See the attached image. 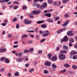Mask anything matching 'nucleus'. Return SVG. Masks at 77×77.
Instances as JSON below:
<instances>
[{
	"mask_svg": "<svg viewBox=\"0 0 77 77\" xmlns=\"http://www.w3.org/2000/svg\"><path fill=\"white\" fill-rule=\"evenodd\" d=\"M47 4L46 3L44 2L43 4L42 5H41L39 7V9H44L45 8V7H47Z\"/></svg>",
	"mask_w": 77,
	"mask_h": 77,
	"instance_id": "1",
	"label": "nucleus"
},
{
	"mask_svg": "<svg viewBox=\"0 0 77 77\" xmlns=\"http://www.w3.org/2000/svg\"><path fill=\"white\" fill-rule=\"evenodd\" d=\"M45 33L46 34H43L42 35L43 36L45 37L47 36H48V35H50V32H48V31H44V33Z\"/></svg>",
	"mask_w": 77,
	"mask_h": 77,
	"instance_id": "2",
	"label": "nucleus"
},
{
	"mask_svg": "<svg viewBox=\"0 0 77 77\" xmlns=\"http://www.w3.org/2000/svg\"><path fill=\"white\" fill-rule=\"evenodd\" d=\"M59 58L60 60H64V59H65V55L63 54H60Z\"/></svg>",
	"mask_w": 77,
	"mask_h": 77,
	"instance_id": "3",
	"label": "nucleus"
},
{
	"mask_svg": "<svg viewBox=\"0 0 77 77\" xmlns=\"http://www.w3.org/2000/svg\"><path fill=\"white\" fill-rule=\"evenodd\" d=\"M40 13H41V11L40 10L37 11L34 10L32 12V15H36L37 14H40Z\"/></svg>",
	"mask_w": 77,
	"mask_h": 77,
	"instance_id": "4",
	"label": "nucleus"
},
{
	"mask_svg": "<svg viewBox=\"0 0 77 77\" xmlns=\"http://www.w3.org/2000/svg\"><path fill=\"white\" fill-rule=\"evenodd\" d=\"M68 40V38L67 37V36H65L63 39L61 41V42H66Z\"/></svg>",
	"mask_w": 77,
	"mask_h": 77,
	"instance_id": "5",
	"label": "nucleus"
},
{
	"mask_svg": "<svg viewBox=\"0 0 77 77\" xmlns=\"http://www.w3.org/2000/svg\"><path fill=\"white\" fill-rule=\"evenodd\" d=\"M32 21H29L27 19H25L24 21V23H25V24H29L32 23Z\"/></svg>",
	"mask_w": 77,
	"mask_h": 77,
	"instance_id": "6",
	"label": "nucleus"
},
{
	"mask_svg": "<svg viewBox=\"0 0 77 77\" xmlns=\"http://www.w3.org/2000/svg\"><path fill=\"white\" fill-rule=\"evenodd\" d=\"M67 34V35L69 36H72L74 35V34L72 33V31H70L68 32Z\"/></svg>",
	"mask_w": 77,
	"mask_h": 77,
	"instance_id": "7",
	"label": "nucleus"
},
{
	"mask_svg": "<svg viewBox=\"0 0 77 77\" xmlns=\"http://www.w3.org/2000/svg\"><path fill=\"white\" fill-rule=\"evenodd\" d=\"M69 20H66L65 22V23L63 24V27H65V26H66V25H67V24H68V23H69Z\"/></svg>",
	"mask_w": 77,
	"mask_h": 77,
	"instance_id": "8",
	"label": "nucleus"
},
{
	"mask_svg": "<svg viewBox=\"0 0 77 77\" xmlns=\"http://www.w3.org/2000/svg\"><path fill=\"white\" fill-rule=\"evenodd\" d=\"M51 60L52 61H56L57 60V57L56 56H54L53 57L51 58Z\"/></svg>",
	"mask_w": 77,
	"mask_h": 77,
	"instance_id": "9",
	"label": "nucleus"
},
{
	"mask_svg": "<svg viewBox=\"0 0 77 77\" xmlns=\"http://www.w3.org/2000/svg\"><path fill=\"white\" fill-rule=\"evenodd\" d=\"M7 50L6 48L3 49L1 48L0 49V53H3V52H5Z\"/></svg>",
	"mask_w": 77,
	"mask_h": 77,
	"instance_id": "10",
	"label": "nucleus"
},
{
	"mask_svg": "<svg viewBox=\"0 0 77 77\" xmlns=\"http://www.w3.org/2000/svg\"><path fill=\"white\" fill-rule=\"evenodd\" d=\"M45 64L46 65H47V66H50L51 65V63H50V62H46L45 63Z\"/></svg>",
	"mask_w": 77,
	"mask_h": 77,
	"instance_id": "11",
	"label": "nucleus"
},
{
	"mask_svg": "<svg viewBox=\"0 0 77 77\" xmlns=\"http://www.w3.org/2000/svg\"><path fill=\"white\" fill-rule=\"evenodd\" d=\"M46 21L49 22V23H53V20L50 19H48L46 20Z\"/></svg>",
	"mask_w": 77,
	"mask_h": 77,
	"instance_id": "12",
	"label": "nucleus"
},
{
	"mask_svg": "<svg viewBox=\"0 0 77 77\" xmlns=\"http://www.w3.org/2000/svg\"><path fill=\"white\" fill-rule=\"evenodd\" d=\"M60 53V54H62V53H67V51L66 50H64V51H61Z\"/></svg>",
	"mask_w": 77,
	"mask_h": 77,
	"instance_id": "13",
	"label": "nucleus"
},
{
	"mask_svg": "<svg viewBox=\"0 0 77 77\" xmlns=\"http://www.w3.org/2000/svg\"><path fill=\"white\" fill-rule=\"evenodd\" d=\"M45 21L44 20H40L37 22V24H41V23H43Z\"/></svg>",
	"mask_w": 77,
	"mask_h": 77,
	"instance_id": "14",
	"label": "nucleus"
},
{
	"mask_svg": "<svg viewBox=\"0 0 77 77\" xmlns=\"http://www.w3.org/2000/svg\"><path fill=\"white\" fill-rule=\"evenodd\" d=\"M5 62L6 63H9V60H8V58H5Z\"/></svg>",
	"mask_w": 77,
	"mask_h": 77,
	"instance_id": "15",
	"label": "nucleus"
},
{
	"mask_svg": "<svg viewBox=\"0 0 77 77\" xmlns=\"http://www.w3.org/2000/svg\"><path fill=\"white\" fill-rule=\"evenodd\" d=\"M64 66L66 68H69L70 66V65L68 64V63H66L64 65Z\"/></svg>",
	"mask_w": 77,
	"mask_h": 77,
	"instance_id": "16",
	"label": "nucleus"
},
{
	"mask_svg": "<svg viewBox=\"0 0 77 77\" xmlns=\"http://www.w3.org/2000/svg\"><path fill=\"white\" fill-rule=\"evenodd\" d=\"M52 67L53 68H56L57 66H56V65L54 64V63L52 65Z\"/></svg>",
	"mask_w": 77,
	"mask_h": 77,
	"instance_id": "17",
	"label": "nucleus"
},
{
	"mask_svg": "<svg viewBox=\"0 0 77 77\" xmlns=\"http://www.w3.org/2000/svg\"><path fill=\"white\" fill-rule=\"evenodd\" d=\"M77 54V52H75L74 51H71V55L72 54Z\"/></svg>",
	"mask_w": 77,
	"mask_h": 77,
	"instance_id": "18",
	"label": "nucleus"
},
{
	"mask_svg": "<svg viewBox=\"0 0 77 77\" xmlns=\"http://www.w3.org/2000/svg\"><path fill=\"white\" fill-rule=\"evenodd\" d=\"M72 68L73 69H77V66L76 65H73L72 66Z\"/></svg>",
	"mask_w": 77,
	"mask_h": 77,
	"instance_id": "19",
	"label": "nucleus"
},
{
	"mask_svg": "<svg viewBox=\"0 0 77 77\" xmlns=\"http://www.w3.org/2000/svg\"><path fill=\"white\" fill-rule=\"evenodd\" d=\"M45 15L47 17H51V14L50 13L49 14H45Z\"/></svg>",
	"mask_w": 77,
	"mask_h": 77,
	"instance_id": "20",
	"label": "nucleus"
},
{
	"mask_svg": "<svg viewBox=\"0 0 77 77\" xmlns=\"http://www.w3.org/2000/svg\"><path fill=\"white\" fill-rule=\"evenodd\" d=\"M41 27L42 28H46V27H47V26L46 25L43 24L41 25Z\"/></svg>",
	"mask_w": 77,
	"mask_h": 77,
	"instance_id": "21",
	"label": "nucleus"
},
{
	"mask_svg": "<svg viewBox=\"0 0 77 77\" xmlns=\"http://www.w3.org/2000/svg\"><path fill=\"white\" fill-rule=\"evenodd\" d=\"M27 36H28L26 34H24L22 36L21 38L22 39H23V38H26V37H27Z\"/></svg>",
	"mask_w": 77,
	"mask_h": 77,
	"instance_id": "22",
	"label": "nucleus"
},
{
	"mask_svg": "<svg viewBox=\"0 0 77 77\" xmlns=\"http://www.w3.org/2000/svg\"><path fill=\"white\" fill-rule=\"evenodd\" d=\"M66 72V70L65 69H63L60 71V72H61V73H64V72Z\"/></svg>",
	"mask_w": 77,
	"mask_h": 77,
	"instance_id": "23",
	"label": "nucleus"
},
{
	"mask_svg": "<svg viewBox=\"0 0 77 77\" xmlns=\"http://www.w3.org/2000/svg\"><path fill=\"white\" fill-rule=\"evenodd\" d=\"M68 1V0H63L62 3H64V4H66V2Z\"/></svg>",
	"mask_w": 77,
	"mask_h": 77,
	"instance_id": "24",
	"label": "nucleus"
},
{
	"mask_svg": "<svg viewBox=\"0 0 77 77\" xmlns=\"http://www.w3.org/2000/svg\"><path fill=\"white\" fill-rule=\"evenodd\" d=\"M69 17V14H66L64 15V17L65 18H67Z\"/></svg>",
	"mask_w": 77,
	"mask_h": 77,
	"instance_id": "25",
	"label": "nucleus"
},
{
	"mask_svg": "<svg viewBox=\"0 0 77 77\" xmlns=\"http://www.w3.org/2000/svg\"><path fill=\"white\" fill-rule=\"evenodd\" d=\"M63 49L68 50V48L66 46H64L63 47Z\"/></svg>",
	"mask_w": 77,
	"mask_h": 77,
	"instance_id": "26",
	"label": "nucleus"
},
{
	"mask_svg": "<svg viewBox=\"0 0 77 77\" xmlns=\"http://www.w3.org/2000/svg\"><path fill=\"white\" fill-rule=\"evenodd\" d=\"M44 74H47L48 73V71L47 70H45L44 71Z\"/></svg>",
	"mask_w": 77,
	"mask_h": 77,
	"instance_id": "27",
	"label": "nucleus"
},
{
	"mask_svg": "<svg viewBox=\"0 0 77 77\" xmlns=\"http://www.w3.org/2000/svg\"><path fill=\"white\" fill-rule=\"evenodd\" d=\"M17 60H18L19 62H21L22 61V58H17Z\"/></svg>",
	"mask_w": 77,
	"mask_h": 77,
	"instance_id": "28",
	"label": "nucleus"
},
{
	"mask_svg": "<svg viewBox=\"0 0 77 77\" xmlns=\"http://www.w3.org/2000/svg\"><path fill=\"white\" fill-rule=\"evenodd\" d=\"M74 39L72 38H70L69 39V41L71 42H74Z\"/></svg>",
	"mask_w": 77,
	"mask_h": 77,
	"instance_id": "29",
	"label": "nucleus"
},
{
	"mask_svg": "<svg viewBox=\"0 0 77 77\" xmlns=\"http://www.w3.org/2000/svg\"><path fill=\"white\" fill-rule=\"evenodd\" d=\"M19 74V72H16L14 74V75L16 76H18Z\"/></svg>",
	"mask_w": 77,
	"mask_h": 77,
	"instance_id": "30",
	"label": "nucleus"
},
{
	"mask_svg": "<svg viewBox=\"0 0 77 77\" xmlns=\"http://www.w3.org/2000/svg\"><path fill=\"white\" fill-rule=\"evenodd\" d=\"M23 10H24H24L26 9H27V6H24L23 7Z\"/></svg>",
	"mask_w": 77,
	"mask_h": 77,
	"instance_id": "31",
	"label": "nucleus"
},
{
	"mask_svg": "<svg viewBox=\"0 0 77 77\" xmlns=\"http://www.w3.org/2000/svg\"><path fill=\"white\" fill-rule=\"evenodd\" d=\"M52 0H48V3H50V4L51 3H52Z\"/></svg>",
	"mask_w": 77,
	"mask_h": 77,
	"instance_id": "32",
	"label": "nucleus"
},
{
	"mask_svg": "<svg viewBox=\"0 0 77 77\" xmlns=\"http://www.w3.org/2000/svg\"><path fill=\"white\" fill-rule=\"evenodd\" d=\"M5 60V58L4 57H2L1 58L0 60L1 61H3V60Z\"/></svg>",
	"mask_w": 77,
	"mask_h": 77,
	"instance_id": "33",
	"label": "nucleus"
},
{
	"mask_svg": "<svg viewBox=\"0 0 77 77\" xmlns=\"http://www.w3.org/2000/svg\"><path fill=\"white\" fill-rule=\"evenodd\" d=\"M33 43V41L30 40L27 42V44H32Z\"/></svg>",
	"mask_w": 77,
	"mask_h": 77,
	"instance_id": "34",
	"label": "nucleus"
},
{
	"mask_svg": "<svg viewBox=\"0 0 77 77\" xmlns=\"http://www.w3.org/2000/svg\"><path fill=\"white\" fill-rule=\"evenodd\" d=\"M14 9H17V8H18V6L16 5L14 7Z\"/></svg>",
	"mask_w": 77,
	"mask_h": 77,
	"instance_id": "35",
	"label": "nucleus"
},
{
	"mask_svg": "<svg viewBox=\"0 0 77 77\" xmlns=\"http://www.w3.org/2000/svg\"><path fill=\"white\" fill-rule=\"evenodd\" d=\"M13 4H17V5H19V2L17 1H14Z\"/></svg>",
	"mask_w": 77,
	"mask_h": 77,
	"instance_id": "36",
	"label": "nucleus"
},
{
	"mask_svg": "<svg viewBox=\"0 0 77 77\" xmlns=\"http://www.w3.org/2000/svg\"><path fill=\"white\" fill-rule=\"evenodd\" d=\"M4 70H5V68H2L0 69V72H3L4 71Z\"/></svg>",
	"mask_w": 77,
	"mask_h": 77,
	"instance_id": "37",
	"label": "nucleus"
},
{
	"mask_svg": "<svg viewBox=\"0 0 77 77\" xmlns=\"http://www.w3.org/2000/svg\"><path fill=\"white\" fill-rule=\"evenodd\" d=\"M52 56V54H48V57H51Z\"/></svg>",
	"mask_w": 77,
	"mask_h": 77,
	"instance_id": "38",
	"label": "nucleus"
},
{
	"mask_svg": "<svg viewBox=\"0 0 77 77\" xmlns=\"http://www.w3.org/2000/svg\"><path fill=\"white\" fill-rule=\"evenodd\" d=\"M0 3H5V0H2L0 1Z\"/></svg>",
	"mask_w": 77,
	"mask_h": 77,
	"instance_id": "39",
	"label": "nucleus"
},
{
	"mask_svg": "<svg viewBox=\"0 0 77 77\" xmlns=\"http://www.w3.org/2000/svg\"><path fill=\"white\" fill-rule=\"evenodd\" d=\"M12 35L11 34H9L8 35V37L9 38H12Z\"/></svg>",
	"mask_w": 77,
	"mask_h": 77,
	"instance_id": "40",
	"label": "nucleus"
},
{
	"mask_svg": "<svg viewBox=\"0 0 77 77\" xmlns=\"http://www.w3.org/2000/svg\"><path fill=\"white\" fill-rule=\"evenodd\" d=\"M19 57H20L22 56V55H23V54L22 53H20L19 54Z\"/></svg>",
	"mask_w": 77,
	"mask_h": 77,
	"instance_id": "41",
	"label": "nucleus"
},
{
	"mask_svg": "<svg viewBox=\"0 0 77 77\" xmlns=\"http://www.w3.org/2000/svg\"><path fill=\"white\" fill-rule=\"evenodd\" d=\"M2 26H5L6 25V23H2Z\"/></svg>",
	"mask_w": 77,
	"mask_h": 77,
	"instance_id": "42",
	"label": "nucleus"
},
{
	"mask_svg": "<svg viewBox=\"0 0 77 77\" xmlns=\"http://www.w3.org/2000/svg\"><path fill=\"white\" fill-rule=\"evenodd\" d=\"M17 20V19L16 18H15L13 20V21L14 22V21H16Z\"/></svg>",
	"mask_w": 77,
	"mask_h": 77,
	"instance_id": "43",
	"label": "nucleus"
},
{
	"mask_svg": "<svg viewBox=\"0 0 77 77\" xmlns=\"http://www.w3.org/2000/svg\"><path fill=\"white\" fill-rule=\"evenodd\" d=\"M45 39H46L45 38H43V39H42V41H41L40 42H44V41H45Z\"/></svg>",
	"mask_w": 77,
	"mask_h": 77,
	"instance_id": "44",
	"label": "nucleus"
},
{
	"mask_svg": "<svg viewBox=\"0 0 77 77\" xmlns=\"http://www.w3.org/2000/svg\"><path fill=\"white\" fill-rule=\"evenodd\" d=\"M60 30L61 32H63L65 31L66 30V29L65 28H63Z\"/></svg>",
	"mask_w": 77,
	"mask_h": 77,
	"instance_id": "45",
	"label": "nucleus"
},
{
	"mask_svg": "<svg viewBox=\"0 0 77 77\" xmlns=\"http://www.w3.org/2000/svg\"><path fill=\"white\" fill-rule=\"evenodd\" d=\"M32 71H34V69L32 68L30 70H29V72H32Z\"/></svg>",
	"mask_w": 77,
	"mask_h": 77,
	"instance_id": "46",
	"label": "nucleus"
},
{
	"mask_svg": "<svg viewBox=\"0 0 77 77\" xmlns=\"http://www.w3.org/2000/svg\"><path fill=\"white\" fill-rule=\"evenodd\" d=\"M39 33L40 34H42V33H44V31H40L39 32Z\"/></svg>",
	"mask_w": 77,
	"mask_h": 77,
	"instance_id": "47",
	"label": "nucleus"
},
{
	"mask_svg": "<svg viewBox=\"0 0 77 77\" xmlns=\"http://www.w3.org/2000/svg\"><path fill=\"white\" fill-rule=\"evenodd\" d=\"M33 50V48H30L29 49V52H32V51Z\"/></svg>",
	"mask_w": 77,
	"mask_h": 77,
	"instance_id": "48",
	"label": "nucleus"
},
{
	"mask_svg": "<svg viewBox=\"0 0 77 77\" xmlns=\"http://www.w3.org/2000/svg\"><path fill=\"white\" fill-rule=\"evenodd\" d=\"M38 53L39 54H42V51H38Z\"/></svg>",
	"mask_w": 77,
	"mask_h": 77,
	"instance_id": "49",
	"label": "nucleus"
},
{
	"mask_svg": "<svg viewBox=\"0 0 77 77\" xmlns=\"http://www.w3.org/2000/svg\"><path fill=\"white\" fill-rule=\"evenodd\" d=\"M54 5H55V6H56V5H57V2H54Z\"/></svg>",
	"mask_w": 77,
	"mask_h": 77,
	"instance_id": "50",
	"label": "nucleus"
},
{
	"mask_svg": "<svg viewBox=\"0 0 77 77\" xmlns=\"http://www.w3.org/2000/svg\"><path fill=\"white\" fill-rule=\"evenodd\" d=\"M16 28L17 29H18L19 28H20V26H19V25H18L17 24L16 26Z\"/></svg>",
	"mask_w": 77,
	"mask_h": 77,
	"instance_id": "51",
	"label": "nucleus"
},
{
	"mask_svg": "<svg viewBox=\"0 0 77 77\" xmlns=\"http://www.w3.org/2000/svg\"><path fill=\"white\" fill-rule=\"evenodd\" d=\"M60 49L59 47H57V48H56V51H59V50Z\"/></svg>",
	"mask_w": 77,
	"mask_h": 77,
	"instance_id": "52",
	"label": "nucleus"
},
{
	"mask_svg": "<svg viewBox=\"0 0 77 77\" xmlns=\"http://www.w3.org/2000/svg\"><path fill=\"white\" fill-rule=\"evenodd\" d=\"M69 45L70 47H71V46H72V43H69Z\"/></svg>",
	"mask_w": 77,
	"mask_h": 77,
	"instance_id": "53",
	"label": "nucleus"
},
{
	"mask_svg": "<svg viewBox=\"0 0 77 77\" xmlns=\"http://www.w3.org/2000/svg\"><path fill=\"white\" fill-rule=\"evenodd\" d=\"M39 35H37L36 36V38H37V40H38L39 39Z\"/></svg>",
	"mask_w": 77,
	"mask_h": 77,
	"instance_id": "54",
	"label": "nucleus"
},
{
	"mask_svg": "<svg viewBox=\"0 0 77 77\" xmlns=\"http://www.w3.org/2000/svg\"><path fill=\"white\" fill-rule=\"evenodd\" d=\"M29 17L30 18H33L34 17L33 16V15H32V14L29 15Z\"/></svg>",
	"mask_w": 77,
	"mask_h": 77,
	"instance_id": "55",
	"label": "nucleus"
},
{
	"mask_svg": "<svg viewBox=\"0 0 77 77\" xmlns=\"http://www.w3.org/2000/svg\"><path fill=\"white\" fill-rule=\"evenodd\" d=\"M72 59H77V57L75 56H73L72 57Z\"/></svg>",
	"mask_w": 77,
	"mask_h": 77,
	"instance_id": "56",
	"label": "nucleus"
},
{
	"mask_svg": "<svg viewBox=\"0 0 77 77\" xmlns=\"http://www.w3.org/2000/svg\"><path fill=\"white\" fill-rule=\"evenodd\" d=\"M27 52H29V51L27 50H25L24 51V53H27Z\"/></svg>",
	"mask_w": 77,
	"mask_h": 77,
	"instance_id": "57",
	"label": "nucleus"
},
{
	"mask_svg": "<svg viewBox=\"0 0 77 77\" xmlns=\"http://www.w3.org/2000/svg\"><path fill=\"white\" fill-rule=\"evenodd\" d=\"M8 77H11V74L10 73H8Z\"/></svg>",
	"mask_w": 77,
	"mask_h": 77,
	"instance_id": "58",
	"label": "nucleus"
},
{
	"mask_svg": "<svg viewBox=\"0 0 77 77\" xmlns=\"http://www.w3.org/2000/svg\"><path fill=\"white\" fill-rule=\"evenodd\" d=\"M38 28H36V29H34V31H35V32H38Z\"/></svg>",
	"mask_w": 77,
	"mask_h": 77,
	"instance_id": "59",
	"label": "nucleus"
},
{
	"mask_svg": "<svg viewBox=\"0 0 77 77\" xmlns=\"http://www.w3.org/2000/svg\"><path fill=\"white\" fill-rule=\"evenodd\" d=\"M61 32V30L60 29L58 31L57 33H60Z\"/></svg>",
	"mask_w": 77,
	"mask_h": 77,
	"instance_id": "60",
	"label": "nucleus"
},
{
	"mask_svg": "<svg viewBox=\"0 0 77 77\" xmlns=\"http://www.w3.org/2000/svg\"><path fill=\"white\" fill-rule=\"evenodd\" d=\"M33 63H34V65H37L38 63H37V62H33Z\"/></svg>",
	"mask_w": 77,
	"mask_h": 77,
	"instance_id": "61",
	"label": "nucleus"
},
{
	"mask_svg": "<svg viewBox=\"0 0 77 77\" xmlns=\"http://www.w3.org/2000/svg\"><path fill=\"white\" fill-rule=\"evenodd\" d=\"M53 11V9H50L48 11V12H52Z\"/></svg>",
	"mask_w": 77,
	"mask_h": 77,
	"instance_id": "62",
	"label": "nucleus"
},
{
	"mask_svg": "<svg viewBox=\"0 0 77 77\" xmlns=\"http://www.w3.org/2000/svg\"><path fill=\"white\" fill-rule=\"evenodd\" d=\"M10 8H11V9H12V8H13V5H11L10 6Z\"/></svg>",
	"mask_w": 77,
	"mask_h": 77,
	"instance_id": "63",
	"label": "nucleus"
},
{
	"mask_svg": "<svg viewBox=\"0 0 77 77\" xmlns=\"http://www.w3.org/2000/svg\"><path fill=\"white\" fill-rule=\"evenodd\" d=\"M74 47H75V48H77V45H74Z\"/></svg>",
	"mask_w": 77,
	"mask_h": 77,
	"instance_id": "64",
	"label": "nucleus"
}]
</instances>
